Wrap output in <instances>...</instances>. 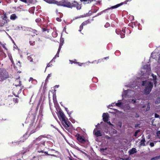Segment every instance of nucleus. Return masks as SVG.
I'll return each mask as SVG.
<instances>
[{"mask_svg": "<svg viewBox=\"0 0 160 160\" xmlns=\"http://www.w3.org/2000/svg\"><path fill=\"white\" fill-rule=\"evenodd\" d=\"M45 135H42L39 136L33 141V143L37 145L38 148L44 147L45 146L46 140L43 138H46Z\"/></svg>", "mask_w": 160, "mask_h": 160, "instance_id": "1", "label": "nucleus"}, {"mask_svg": "<svg viewBox=\"0 0 160 160\" xmlns=\"http://www.w3.org/2000/svg\"><path fill=\"white\" fill-rule=\"evenodd\" d=\"M142 85L145 86L144 93L148 94L151 91L153 87V84L151 82L146 81L142 82Z\"/></svg>", "mask_w": 160, "mask_h": 160, "instance_id": "2", "label": "nucleus"}, {"mask_svg": "<svg viewBox=\"0 0 160 160\" xmlns=\"http://www.w3.org/2000/svg\"><path fill=\"white\" fill-rule=\"evenodd\" d=\"M8 14L4 11L0 14L1 20H0V25L1 26H3L5 24L8 23L10 21L8 15Z\"/></svg>", "mask_w": 160, "mask_h": 160, "instance_id": "3", "label": "nucleus"}, {"mask_svg": "<svg viewBox=\"0 0 160 160\" xmlns=\"http://www.w3.org/2000/svg\"><path fill=\"white\" fill-rule=\"evenodd\" d=\"M9 75L6 70L4 68H0V78L2 82L8 78Z\"/></svg>", "mask_w": 160, "mask_h": 160, "instance_id": "4", "label": "nucleus"}, {"mask_svg": "<svg viewBox=\"0 0 160 160\" xmlns=\"http://www.w3.org/2000/svg\"><path fill=\"white\" fill-rule=\"evenodd\" d=\"M61 122L66 129L69 132H70L71 131V123L68 121V118H67Z\"/></svg>", "mask_w": 160, "mask_h": 160, "instance_id": "5", "label": "nucleus"}, {"mask_svg": "<svg viewBox=\"0 0 160 160\" xmlns=\"http://www.w3.org/2000/svg\"><path fill=\"white\" fill-rule=\"evenodd\" d=\"M100 124L98 123L97 125L96 126V128L94 129L93 131V133L94 134L95 136L97 137L96 139V141L98 142H100V140L98 139V137L100 136V130H99Z\"/></svg>", "mask_w": 160, "mask_h": 160, "instance_id": "6", "label": "nucleus"}, {"mask_svg": "<svg viewBox=\"0 0 160 160\" xmlns=\"http://www.w3.org/2000/svg\"><path fill=\"white\" fill-rule=\"evenodd\" d=\"M70 8H72L73 7L76 8L78 10H79L81 8V6L80 4L75 1H74L72 3L70 2Z\"/></svg>", "mask_w": 160, "mask_h": 160, "instance_id": "7", "label": "nucleus"}, {"mask_svg": "<svg viewBox=\"0 0 160 160\" xmlns=\"http://www.w3.org/2000/svg\"><path fill=\"white\" fill-rule=\"evenodd\" d=\"M134 93V91H131L130 90H124L122 92V97L124 98V97L126 96V95H128V96H130V97H132V96H133V94Z\"/></svg>", "mask_w": 160, "mask_h": 160, "instance_id": "8", "label": "nucleus"}, {"mask_svg": "<svg viewBox=\"0 0 160 160\" xmlns=\"http://www.w3.org/2000/svg\"><path fill=\"white\" fill-rule=\"evenodd\" d=\"M58 113V117L61 122L67 118L62 111L59 110Z\"/></svg>", "mask_w": 160, "mask_h": 160, "instance_id": "9", "label": "nucleus"}, {"mask_svg": "<svg viewBox=\"0 0 160 160\" xmlns=\"http://www.w3.org/2000/svg\"><path fill=\"white\" fill-rule=\"evenodd\" d=\"M77 139L79 142L82 144H85L87 142V140L85 138L79 134L78 135Z\"/></svg>", "mask_w": 160, "mask_h": 160, "instance_id": "10", "label": "nucleus"}, {"mask_svg": "<svg viewBox=\"0 0 160 160\" xmlns=\"http://www.w3.org/2000/svg\"><path fill=\"white\" fill-rule=\"evenodd\" d=\"M125 28H122V31H121L118 29H117L116 30V32L118 34H120L121 37L122 38H123L125 37L124 33L125 32Z\"/></svg>", "mask_w": 160, "mask_h": 160, "instance_id": "11", "label": "nucleus"}, {"mask_svg": "<svg viewBox=\"0 0 160 160\" xmlns=\"http://www.w3.org/2000/svg\"><path fill=\"white\" fill-rule=\"evenodd\" d=\"M91 20L90 19H88L83 22L82 24L80 25L79 27V29L78 30L79 32H81L82 30L83 29V26L87 25L88 24L90 23Z\"/></svg>", "mask_w": 160, "mask_h": 160, "instance_id": "12", "label": "nucleus"}, {"mask_svg": "<svg viewBox=\"0 0 160 160\" xmlns=\"http://www.w3.org/2000/svg\"><path fill=\"white\" fill-rule=\"evenodd\" d=\"M38 128V127H35V126L33 125H30V126L29 128V131H30V134H32L35 132Z\"/></svg>", "mask_w": 160, "mask_h": 160, "instance_id": "13", "label": "nucleus"}, {"mask_svg": "<svg viewBox=\"0 0 160 160\" xmlns=\"http://www.w3.org/2000/svg\"><path fill=\"white\" fill-rule=\"evenodd\" d=\"M141 72H146L148 74L150 72L151 70L150 66L149 65L147 64L142 69Z\"/></svg>", "mask_w": 160, "mask_h": 160, "instance_id": "14", "label": "nucleus"}, {"mask_svg": "<svg viewBox=\"0 0 160 160\" xmlns=\"http://www.w3.org/2000/svg\"><path fill=\"white\" fill-rule=\"evenodd\" d=\"M21 67L20 62L18 61L17 63L15 65H14V69L18 72L20 73L21 72L20 71Z\"/></svg>", "mask_w": 160, "mask_h": 160, "instance_id": "15", "label": "nucleus"}, {"mask_svg": "<svg viewBox=\"0 0 160 160\" xmlns=\"http://www.w3.org/2000/svg\"><path fill=\"white\" fill-rule=\"evenodd\" d=\"M61 6L64 7L69 8L70 7V2L67 1L66 0H62L61 1Z\"/></svg>", "mask_w": 160, "mask_h": 160, "instance_id": "16", "label": "nucleus"}, {"mask_svg": "<svg viewBox=\"0 0 160 160\" xmlns=\"http://www.w3.org/2000/svg\"><path fill=\"white\" fill-rule=\"evenodd\" d=\"M102 117L103 119L104 122H107L108 119V113H103L102 115Z\"/></svg>", "mask_w": 160, "mask_h": 160, "instance_id": "17", "label": "nucleus"}, {"mask_svg": "<svg viewBox=\"0 0 160 160\" xmlns=\"http://www.w3.org/2000/svg\"><path fill=\"white\" fill-rule=\"evenodd\" d=\"M152 76L153 78L152 79V80L153 81L155 86H156L157 82L156 81L157 76L156 75H154L153 74H152Z\"/></svg>", "mask_w": 160, "mask_h": 160, "instance_id": "18", "label": "nucleus"}, {"mask_svg": "<svg viewBox=\"0 0 160 160\" xmlns=\"http://www.w3.org/2000/svg\"><path fill=\"white\" fill-rule=\"evenodd\" d=\"M18 18V17L16 14H13L11 15L10 17V19L12 20H15Z\"/></svg>", "mask_w": 160, "mask_h": 160, "instance_id": "19", "label": "nucleus"}, {"mask_svg": "<svg viewBox=\"0 0 160 160\" xmlns=\"http://www.w3.org/2000/svg\"><path fill=\"white\" fill-rule=\"evenodd\" d=\"M137 152L136 148H133L132 149L130 150L129 152L130 154H132L136 152Z\"/></svg>", "mask_w": 160, "mask_h": 160, "instance_id": "20", "label": "nucleus"}, {"mask_svg": "<svg viewBox=\"0 0 160 160\" xmlns=\"http://www.w3.org/2000/svg\"><path fill=\"white\" fill-rule=\"evenodd\" d=\"M42 32H45V33L46 32L47 33H48L50 31V29L47 28H42Z\"/></svg>", "mask_w": 160, "mask_h": 160, "instance_id": "21", "label": "nucleus"}, {"mask_svg": "<svg viewBox=\"0 0 160 160\" xmlns=\"http://www.w3.org/2000/svg\"><path fill=\"white\" fill-rule=\"evenodd\" d=\"M145 140L144 138H143L140 141V146H145Z\"/></svg>", "mask_w": 160, "mask_h": 160, "instance_id": "22", "label": "nucleus"}, {"mask_svg": "<svg viewBox=\"0 0 160 160\" xmlns=\"http://www.w3.org/2000/svg\"><path fill=\"white\" fill-rule=\"evenodd\" d=\"M69 61L70 62V63L71 64H72L73 63H76V64H78V65L79 66H81V64H80V63L79 62H76L75 61H72V60H69Z\"/></svg>", "mask_w": 160, "mask_h": 160, "instance_id": "23", "label": "nucleus"}, {"mask_svg": "<svg viewBox=\"0 0 160 160\" xmlns=\"http://www.w3.org/2000/svg\"><path fill=\"white\" fill-rule=\"evenodd\" d=\"M120 5H120L119 4H117L116 5L113 6L112 7H111L110 8H108V9H113L117 8H118V7H119V6H120Z\"/></svg>", "mask_w": 160, "mask_h": 160, "instance_id": "24", "label": "nucleus"}, {"mask_svg": "<svg viewBox=\"0 0 160 160\" xmlns=\"http://www.w3.org/2000/svg\"><path fill=\"white\" fill-rule=\"evenodd\" d=\"M122 105V103L121 101H118V102L115 103V105L118 107H121Z\"/></svg>", "mask_w": 160, "mask_h": 160, "instance_id": "25", "label": "nucleus"}, {"mask_svg": "<svg viewBox=\"0 0 160 160\" xmlns=\"http://www.w3.org/2000/svg\"><path fill=\"white\" fill-rule=\"evenodd\" d=\"M20 77H19L18 78H17V79L16 80V82H19V84L17 85H15V86H21L22 85V84L21 83V82L20 81V80L18 81V79Z\"/></svg>", "mask_w": 160, "mask_h": 160, "instance_id": "26", "label": "nucleus"}, {"mask_svg": "<svg viewBox=\"0 0 160 160\" xmlns=\"http://www.w3.org/2000/svg\"><path fill=\"white\" fill-rule=\"evenodd\" d=\"M54 3L56 4L58 6H61V1H55Z\"/></svg>", "mask_w": 160, "mask_h": 160, "instance_id": "27", "label": "nucleus"}, {"mask_svg": "<svg viewBox=\"0 0 160 160\" xmlns=\"http://www.w3.org/2000/svg\"><path fill=\"white\" fill-rule=\"evenodd\" d=\"M55 1V0H47V2L50 3H54Z\"/></svg>", "mask_w": 160, "mask_h": 160, "instance_id": "28", "label": "nucleus"}, {"mask_svg": "<svg viewBox=\"0 0 160 160\" xmlns=\"http://www.w3.org/2000/svg\"><path fill=\"white\" fill-rule=\"evenodd\" d=\"M31 81H34L36 83H37V81L36 79H33V78L32 77L30 78L29 79V82H30Z\"/></svg>", "mask_w": 160, "mask_h": 160, "instance_id": "29", "label": "nucleus"}, {"mask_svg": "<svg viewBox=\"0 0 160 160\" xmlns=\"http://www.w3.org/2000/svg\"><path fill=\"white\" fill-rule=\"evenodd\" d=\"M13 101L15 103H18V98H14L13 99Z\"/></svg>", "mask_w": 160, "mask_h": 160, "instance_id": "30", "label": "nucleus"}, {"mask_svg": "<svg viewBox=\"0 0 160 160\" xmlns=\"http://www.w3.org/2000/svg\"><path fill=\"white\" fill-rule=\"evenodd\" d=\"M30 45L33 46L35 45V42L34 41H30L29 42Z\"/></svg>", "mask_w": 160, "mask_h": 160, "instance_id": "31", "label": "nucleus"}, {"mask_svg": "<svg viewBox=\"0 0 160 160\" xmlns=\"http://www.w3.org/2000/svg\"><path fill=\"white\" fill-rule=\"evenodd\" d=\"M157 135L158 138H160V131H158L157 133Z\"/></svg>", "mask_w": 160, "mask_h": 160, "instance_id": "32", "label": "nucleus"}, {"mask_svg": "<svg viewBox=\"0 0 160 160\" xmlns=\"http://www.w3.org/2000/svg\"><path fill=\"white\" fill-rule=\"evenodd\" d=\"M156 103H160V98H158L155 101Z\"/></svg>", "mask_w": 160, "mask_h": 160, "instance_id": "33", "label": "nucleus"}, {"mask_svg": "<svg viewBox=\"0 0 160 160\" xmlns=\"http://www.w3.org/2000/svg\"><path fill=\"white\" fill-rule=\"evenodd\" d=\"M41 21V19L40 18H38L36 19L35 20L36 22H39Z\"/></svg>", "mask_w": 160, "mask_h": 160, "instance_id": "34", "label": "nucleus"}, {"mask_svg": "<svg viewBox=\"0 0 160 160\" xmlns=\"http://www.w3.org/2000/svg\"><path fill=\"white\" fill-rule=\"evenodd\" d=\"M75 149H77V150H78V151H79L80 152H82V150H81L80 148H79L78 147H75Z\"/></svg>", "mask_w": 160, "mask_h": 160, "instance_id": "35", "label": "nucleus"}, {"mask_svg": "<svg viewBox=\"0 0 160 160\" xmlns=\"http://www.w3.org/2000/svg\"><path fill=\"white\" fill-rule=\"evenodd\" d=\"M110 26V24L108 23H107L105 25V27L106 28H107L109 27Z\"/></svg>", "mask_w": 160, "mask_h": 160, "instance_id": "36", "label": "nucleus"}, {"mask_svg": "<svg viewBox=\"0 0 160 160\" xmlns=\"http://www.w3.org/2000/svg\"><path fill=\"white\" fill-rule=\"evenodd\" d=\"M139 132V130H138V131H136L135 132V134H134V136H135V137L137 136V133Z\"/></svg>", "mask_w": 160, "mask_h": 160, "instance_id": "37", "label": "nucleus"}, {"mask_svg": "<svg viewBox=\"0 0 160 160\" xmlns=\"http://www.w3.org/2000/svg\"><path fill=\"white\" fill-rule=\"evenodd\" d=\"M159 158V157H156L152 159V160H156Z\"/></svg>", "mask_w": 160, "mask_h": 160, "instance_id": "38", "label": "nucleus"}, {"mask_svg": "<svg viewBox=\"0 0 160 160\" xmlns=\"http://www.w3.org/2000/svg\"><path fill=\"white\" fill-rule=\"evenodd\" d=\"M10 60H11V61L12 62V64H13V65L14 66V65H15V64H14V61H13V60L12 58H10Z\"/></svg>", "mask_w": 160, "mask_h": 160, "instance_id": "39", "label": "nucleus"}, {"mask_svg": "<svg viewBox=\"0 0 160 160\" xmlns=\"http://www.w3.org/2000/svg\"><path fill=\"white\" fill-rule=\"evenodd\" d=\"M159 117L160 116L158 115V114H157V113H155V118H159Z\"/></svg>", "mask_w": 160, "mask_h": 160, "instance_id": "40", "label": "nucleus"}, {"mask_svg": "<svg viewBox=\"0 0 160 160\" xmlns=\"http://www.w3.org/2000/svg\"><path fill=\"white\" fill-rule=\"evenodd\" d=\"M56 20L58 22H60L62 20L61 19L59 18H56Z\"/></svg>", "mask_w": 160, "mask_h": 160, "instance_id": "41", "label": "nucleus"}, {"mask_svg": "<svg viewBox=\"0 0 160 160\" xmlns=\"http://www.w3.org/2000/svg\"><path fill=\"white\" fill-rule=\"evenodd\" d=\"M115 105V103H112L111 105H109L108 106H109V107H110V106H114Z\"/></svg>", "mask_w": 160, "mask_h": 160, "instance_id": "42", "label": "nucleus"}, {"mask_svg": "<svg viewBox=\"0 0 160 160\" xmlns=\"http://www.w3.org/2000/svg\"><path fill=\"white\" fill-rule=\"evenodd\" d=\"M28 59L30 60V62H32L33 61V59L31 57H28Z\"/></svg>", "mask_w": 160, "mask_h": 160, "instance_id": "43", "label": "nucleus"}, {"mask_svg": "<svg viewBox=\"0 0 160 160\" xmlns=\"http://www.w3.org/2000/svg\"><path fill=\"white\" fill-rule=\"evenodd\" d=\"M61 46H59V48H58V52H57V53H59L60 50H61Z\"/></svg>", "mask_w": 160, "mask_h": 160, "instance_id": "44", "label": "nucleus"}, {"mask_svg": "<svg viewBox=\"0 0 160 160\" xmlns=\"http://www.w3.org/2000/svg\"><path fill=\"white\" fill-rule=\"evenodd\" d=\"M150 144L151 147H152L154 146V143L153 142L150 143Z\"/></svg>", "mask_w": 160, "mask_h": 160, "instance_id": "45", "label": "nucleus"}, {"mask_svg": "<svg viewBox=\"0 0 160 160\" xmlns=\"http://www.w3.org/2000/svg\"><path fill=\"white\" fill-rule=\"evenodd\" d=\"M33 32L34 33H36L37 35H38V33H37V32H38V31L37 30H33Z\"/></svg>", "mask_w": 160, "mask_h": 160, "instance_id": "46", "label": "nucleus"}, {"mask_svg": "<svg viewBox=\"0 0 160 160\" xmlns=\"http://www.w3.org/2000/svg\"><path fill=\"white\" fill-rule=\"evenodd\" d=\"M2 47L5 49L7 50V48L6 47L5 45L4 44H3V45H2Z\"/></svg>", "mask_w": 160, "mask_h": 160, "instance_id": "47", "label": "nucleus"}, {"mask_svg": "<svg viewBox=\"0 0 160 160\" xmlns=\"http://www.w3.org/2000/svg\"><path fill=\"white\" fill-rule=\"evenodd\" d=\"M106 148H105V149L103 148H101L100 150H101V153L102 152V151H103L104 150H106Z\"/></svg>", "mask_w": 160, "mask_h": 160, "instance_id": "48", "label": "nucleus"}, {"mask_svg": "<svg viewBox=\"0 0 160 160\" xmlns=\"http://www.w3.org/2000/svg\"><path fill=\"white\" fill-rule=\"evenodd\" d=\"M81 2H88V0H80Z\"/></svg>", "mask_w": 160, "mask_h": 160, "instance_id": "49", "label": "nucleus"}, {"mask_svg": "<svg viewBox=\"0 0 160 160\" xmlns=\"http://www.w3.org/2000/svg\"><path fill=\"white\" fill-rule=\"evenodd\" d=\"M20 1L22 2H27V0H20Z\"/></svg>", "mask_w": 160, "mask_h": 160, "instance_id": "50", "label": "nucleus"}, {"mask_svg": "<svg viewBox=\"0 0 160 160\" xmlns=\"http://www.w3.org/2000/svg\"><path fill=\"white\" fill-rule=\"evenodd\" d=\"M130 18L132 19V20H133L134 19V17L132 16H130Z\"/></svg>", "mask_w": 160, "mask_h": 160, "instance_id": "51", "label": "nucleus"}, {"mask_svg": "<svg viewBox=\"0 0 160 160\" xmlns=\"http://www.w3.org/2000/svg\"><path fill=\"white\" fill-rule=\"evenodd\" d=\"M51 76V74H49L47 76V78L48 79Z\"/></svg>", "mask_w": 160, "mask_h": 160, "instance_id": "52", "label": "nucleus"}, {"mask_svg": "<svg viewBox=\"0 0 160 160\" xmlns=\"http://www.w3.org/2000/svg\"><path fill=\"white\" fill-rule=\"evenodd\" d=\"M94 1V0H88V3H91L92 2Z\"/></svg>", "mask_w": 160, "mask_h": 160, "instance_id": "53", "label": "nucleus"}, {"mask_svg": "<svg viewBox=\"0 0 160 160\" xmlns=\"http://www.w3.org/2000/svg\"><path fill=\"white\" fill-rule=\"evenodd\" d=\"M132 101L133 102V103H135L136 102L135 100L134 99L132 100Z\"/></svg>", "mask_w": 160, "mask_h": 160, "instance_id": "54", "label": "nucleus"}, {"mask_svg": "<svg viewBox=\"0 0 160 160\" xmlns=\"http://www.w3.org/2000/svg\"><path fill=\"white\" fill-rule=\"evenodd\" d=\"M51 66V65H50V63H48V65H47V67H50Z\"/></svg>", "mask_w": 160, "mask_h": 160, "instance_id": "55", "label": "nucleus"}, {"mask_svg": "<svg viewBox=\"0 0 160 160\" xmlns=\"http://www.w3.org/2000/svg\"><path fill=\"white\" fill-rule=\"evenodd\" d=\"M65 109L66 110V111L67 112H68V113L69 114L68 111V108H65Z\"/></svg>", "mask_w": 160, "mask_h": 160, "instance_id": "56", "label": "nucleus"}, {"mask_svg": "<svg viewBox=\"0 0 160 160\" xmlns=\"http://www.w3.org/2000/svg\"><path fill=\"white\" fill-rule=\"evenodd\" d=\"M108 57H106V58H104L103 59H102V60L103 59H108Z\"/></svg>", "mask_w": 160, "mask_h": 160, "instance_id": "57", "label": "nucleus"}, {"mask_svg": "<svg viewBox=\"0 0 160 160\" xmlns=\"http://www.w3.org/2000/svg\"><path fill=\"white\" fill-rule=\"evenodd\" d=\"M73 112V111H71L70 112V113L69 114H71Z\"/></svg>", "mask_w": 160, "mask_h": 160, "instance_id": "58", "label": "nucleus"}, {"mask_svg": "<svg viewBox=\"0 0 160 160\" xmlns=\"http://www.w3.org/2000/svg\"><path fill=\"white\" fill-rule=\"evenodd\" d=\"M110 125H111V123L110 122H108Z\"/></svg>", "mask_w": 160, "mask_h": 160, "instance_id": "59", "label": "nucleus"}, {"mask_svg": "<svg viewBox=\"0 0 160 160\" xmlns=\"http://www.w3.org/2000/svg\"><path fill=\"white\" fill-rule=\"evenodd\" d=\"M2 2V0H0V3Z\"/></svg>", "mask_w": 160, "mask_h": 160, "instance_id": "60", "label": "nucleus"}, {"mask_svg": "<svg viewBox=\"0 0 160 160\" xmlns=\"http://www.w3.org/2000/svg\"><path fill=\"white\" fill-rule=\"evenodd\" d=\"M159 76L160 77V74H158Z\"/></svg>", "mask_w": 160, "mask_h": 160, "instance_id": "61", "label": "nucleus"}, {"mask_svg": "<svg viewBox=\"0 0 160 160\" xmlns=\"http://www.w3.org/2000/svg\"><path fill=\"white\" fill-rule=\"evenodd\" d=\"M130 0H127V2H128V1H130Z\"/></svg>", "mask_w": 160, "mask_h": 160, "instance_id": "62", "label": "nucleus"}, {"mask_svg": "<svg viewBox=\"0 0 160 160\" xmlns=\"http://www.w3.org/2000/svg\"><path fill=\"white\" fill-rule=\"evenodd\" d=\"M38 106L37 107V109H38Z\"/></svg>", "mask_w": 160, "mask_h": 160, "instance_id": "63", "label": "nucleus"}, {"mask_svg": "<svg viewBox=\"0 0 160 160\" xmlns=\"http://www.w3.org/2000/svg\"><path fill=\"white\" fill-rule=\"evenodd\" d=\"M1 81H2V80H1V79H0V82Z\"/></svg>", "mask_w": 160, "mask_h": 160, "instance_id": "64", "label": "nucleus"}]
</instances>
